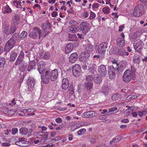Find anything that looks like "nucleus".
<instances>
[{"instance_id":"49","label":"nucleus","mask_w":147,"mask_h":147,"mask_svg":"<svg viewBox=\"0 0 147 147\" xmlns=\"http://www.w3.org/2000/svg\"><path fill=\"white\" fill-rule=\"evenodd\" d=\"M107 116L105 115H100L99 117V119L101 120L105 119L107 118Z\"/></svg>"},{"instance_id":"26","label":"nucleus","mask_w":147,"mask_h":147,"mask_svg":"<svg viewBox=\"0 0 147 147\" xmlns=\"http://www.w3.org/2000/svg\"><path fill=\"white\" fill-rule=\"evenodd\" d=\"M12 28L11 26H6L5 27L4 31L6 34H10L12 33Z\"/></svg>"},{"instance_id":"38","label":"nucleus","mask_w":147,"mask_h":147,"mask_svg":"<svg viewBox=\"0 0 147 147\" xmlns=\"http://www.w3.org/2000/svg\"><path fill=\"white\" fill-rule=\"evenodd\" d=\"M68 91L69 94H74V89L73 86L72 85H70Z\"/></svg>"},{"instance_id":"32","label":"nucleus","mask_w":147,"mask_h":147,"mask_svg":"<svg viewBox=\"0 0 147 147\" xmlns=\"http://www.w3.org/2000/svg\"><path fill=\"white\" fill-rule=\"evenodd\" d=\"M69 40L71 41H75L76 39V35L75 34H69Z\"/></svg>"},{"instance_id":"62","label":"nucleus","mask_w":147,"mask_h":147,"mask_svg":"<svg viewBox=\"0 0 147 147\" xmlns=\"http://www.w3.org/2000/svg\"><path fill=\"white\" fill-rule=\"evenodd\" d=\"M98 3L93 4L92 5V7L94 8H97L98 6Z\"/></svg>"},{"instance_id":"31","label":"nucleus","mask_w":147,"mask_h":147,"mask_svg":"<svg viewBox=\"0 0 147 147\" xmlns=\"http://www.w3.org/2000/svg\"><path fill=\"white\" fill-rule=\"evenodd\" d=\"M40 74H41V78L44 77L45 76H47L49 73V72L45 68L42 70L41 71L39 72Z\"/></svg>"},{"instance_id":"40","label":"nucleus","mask_w":147,"mask_h":147,"mask_svg":"<svg viewBox=\"0 0 147 147\" xmlns=\"http://www.w3.org/2000/svg\"><path fill=\"white\" fill-rule=\"evenodd\" d=\"M138 113L140 117H142L143 115H146L147 114V112L146 111H143L142 112L138 111Z\"/></svg>"},{"instance_id":"52","label":"nucleus","mask_w":147,"mask_h":147,"mask_svg":"<svg viewBox=\"0 0 147 147\" xmlns=\"http://www.w3.org/2000/svg\"><path fill=\"white\" fill-rule=\"evenodd\" d=\"M16 144L18 145V146H26V145H22V144H22V142H20L19 140H18L17 142H16Z\"/></svg>"},{"instance_id":"20","label":"nucleus","mask_w":147,"mask_h":147,"mask_svg":"<svg viewBox=\"0 0 147 147\" xmlns=\"http://www.w3.org/2000/svg\"><path fill=\"white\" fill-rule=\"evenodd\" d=\"M109 91V88L107 86H105L102 88V90L100 92V94L101 95L106 96L108 95Z\"/></svg>"},{"instance_id":"24","label":"nucleus","mask_w":147,"mask_h":147,"mask_svg":"<svg viewBox=\"0 0 147 147\" xmlns=\"http://www.w3.org/2000/svg\"><path fill=\"white\" fill-rule=\"evenodd\" d=\"M69 32L75 33L78 30V26L77 25H72L69 27Z\"/></svg>"},{"instance_id":"33","label":"nucleus","mask_w":147,"mask_h":147,"mask_svg":"<svg viewBox=\"0 0 147 147\" xmlns=\"http://www.w3.org/2000/svg\"><path fill=\"white\" fill-rule=\"evenodd\" d=\"M85 49L86 51L89 52H91L93 49V46L90 44L87 45L85 47Z\"/></svg>"},{"instance_id":"13","label":"nucleus","mask_w":147,"mask_h":147,"mask_svg":"<svg viewBox=\"0 0 147 147\" xmlns=\"http://www.w3.org/2000/svg\"><path fill=\"white\" fill-rule=\"evenodd\" d=\"M20 47H18V49H14L13 51L11 52L10 57V60L11 61H15L17 57L18 53V49Z\"/></svg>"},{"instance_id":"25","label":"nucleus","mask_w":147,"mask_h":147,"mask_svg":"<svg viewBox=\"0 0 147 147\" xmlns=\"http://www.w3.org/2000/svg\"><path fill=\"white\" fill-rule=\"evenodd\" d=\"M41 26L45 32H47V29H50L51 28L50 24L48 22H47L46 23L42 24Z\"/></svg>"},{"instance_id":"5","label":"nucleus","mask_w":147,"mask_h":147,"mask_svg":"<svg viewBox=\"0 0 147 147\" xmlns=\"http://www.w3.org/2000/svg\"><path fill=\"white\" fill-rule=\"evenodd\" d=\"M143 42L139 39L135 40L134 42V46L135 49L138 52H141L143 48Z\"/></svg>"},{"instance_id":"4","label":"nucleus","mask_w":147,"mask_h":147,"mask_svg":"<svg viewBox=\"0 0 147 147\" xmlns=\"http://www.w3.org/2000/svg\"><path fill=\"white\" fill-rule=\"evenodd\" d=\"M29 36L33 38H36L39 36V38L41 36V34L40 28L38 27L34 28L33 31L29 34Z\"/></svg>"},{"instance_id":"41","label":"nucleus","mask_w":147,"mask_h":147,"mask_svg":"<svg viewBox=\"0 0 147 147\" xmlns=\"http://www.w3.org/2000/svg\"><path fill=\"white\" fill-rule=\"evenodd\" d=\"M5 12L8 13L11 12V9L9 7V6L7 5L5 7Z\"/></svg>"},{"instance_id":"14","label":"nucleus","mask_w":147,"mask_h":147,"mask_svg":"<svg viewBox=\"0 0 147 147\" xmlns=\"http://www.w3.org/2000/svg\"><path fill=\"white\" fill-rule=\"evenodd\" d=\"M98 71L103 76H105L107 72L106 67L103 65H102L98 67Z\"/></svg>"},{"instance_id":"43","label":"nucleus","mask_w":147,"mask_h":147,"mask_svg":"<svg viewBox=\"0 0 147 147\" xmlns=\"http://www.w3.org/2000/svg\"><path fill=\"white\" fill-rule=\"evenodd\" d=\"M110 9L109 7H104L103 8L102 12L105 14H107L109 12Z\"/></svg>"},{"instance_id":"57","label":"nucleus","mask_w":147,"mask_h":147,"mask_svg":"<svg viewBox=\"0 0 147 147\" xmlns=\"http://www.w3.org/2000/svg\"><path fill=\"white\" fill-rule=\"evenodd\" d=\"M56 121L58 123H60L62 122V120L61 118H57L56 119H55Z\"/></svg>"},{"instance_id":"48","label":"nucleus","mask_w":147,"mask_h":147,"mask_svg":"<svg viewBox=\"0 0 147 147\" xmlns=\"http://www.w3.org/2000/svg\"><path fill=\"white\" fill-rule=\"evenodd\" d=\"M12 134L13 135H15L18 131V129L17 128H13L12 129Z\"/></svg>"},{"instance_id":"16","label":"nucleus","mask_w":147,"mask_h":147,"mask_svg":"<svg viewBox=\"0 0 147 147\" xmlns=\"http://www.w3.org/2000/svg\"><path fill=\"white\" fill-rule=\"evenodd\" d=\"M35 83V80L34 78H29L27 81L28 88H32L34 87Z\"/></svg>"},{"instance_id":"30","label":"nucleus","mask_w":147,"mask_h":147,"mask_svg":"<svg viewBox=\"0 0 147 147\" xmlns=\"http://www.w3.org/2000/svg\"><path fill=\"white\" fill-rule=\"evenodd\" d=\"M19 131L22 134L26 135L28 132V129L26 128L22 127L20 129Z\"/></svg>"},{"instance_id":"6","label":"nucleus","mask_w":147,"mask_h":147,"mask_svg":"<svg viewBox=\"0 0 147 147\" xmlns=\"http://www.w3.org/2000/svg\"><path fill=\"white\" fill-rule=\"evenodd\" d=\"M108 43L103 42L99 45L98 48V51L100 54L103 55L107 48Z\"/></svg>"},{"instance_id":"10","label":"nucleus","mask_w":147,"mask_h":147,"mask_svg":"<svg viewBox=\"0 0 147 147\" xmlns=\"http://www.w3.org/2000/svg\"><path fill=\"white\" fill-rule=\"evenodd\" d=\"M90 56V54L88 52L85 51L82 52L80 56V60L82 61H85L88 60Z\"/></svg>"},{"instance_id":"21","label":"nucleus","mask_w":147,"mask_h":147,"mask_svg":"<svg viewBox=\"0 0 147 147\" xmlns=\"http://www.w3.org/2000/svg\"><path fill=\"white\" fill-rule=\"evenodd\" d=\"M18 65H19L20 70L22 72H24L26 68L28 65L27 63L25 61H22V62L20 63V64H18Z\"/></svg>"},{"instance_id":"36","label":"nucleus","mask_w":147,"mask_h":147,"mask_svg":"<svg viewBox=\"0 0 147 147\" xmlns=\"http://www.w3.org/2000/svg\"><path fill=\"white\" fill-rule=\"evenodd\" d=\"M124 50L123 48L119 49H117L118 53L121 56L124 57Z\"/></svg>"},{"instance_id":"22","label":"nucleus","mask_w":147,"mask_h":147,"mask_svg":"<svg viewBox=\"0 0 147 147\" xmlns=\"http://www.w3.org/2000/svg\"><path fill=\"white\" fill-rule=\"evenodd\" d=\"M36 66V63L34 61H31L29 63L28 68V71H30L32 69H35Z\"/></svg>"},{"instance_id":"3","label":"nucleus","mask_w":147,"mask_h":147,"mask_svg":"<svg viewBox=\"0 0 147 147\" xmlns=\"http://www.w3.org/2000/svg\"><path fill=\"white\" fill-rule=\"evenodd\" d=\"M132 72L129 69H127L123 73L122 77L123 80L125 82H129L131 79L132 75Z\"/></svg>"},{"instance_id":"8","label":"nucleus","mask_w":147,"mask_h":147,"mask_svg":"<svg viewBox=\"0 0 147 147\" xmlns=\"http://www.w3.org/2000/svg\"><path fill=\"white\" fill-rule=\"evenodd\" d=\"M143 13L141 9L140 8L139 5L136 6L133 11V15L136 17H139L142 16Z\"/></svg>"},{"instance_id":"7","label":"nucleus","mask_w":147,"mask_h":147,"mask_svg":"<svg viewBox=\"0 0 147 147\" xmlns=\"http://www.w3.org/2000/svg\"><path fill=\"white\" fill-rule=\"evenodd\" d=\"M79 28L83 33L86 34L90 29L89 24L86 22H82L79 26Z\"/></svg>"},{"instance_id":"53","label":"nucleus","mask_w":147,"mask_h":147,"mask_svg":"<svg viewBox=\"0 0 147 147\" xmlns=\"http://www.w3.org/2000/svg\"><path fill=\"white\" fill-rule=\"evenodd\" d=\"M5 134L6 135H8L10 134L11 132V129H7L5 131Z\"/></svg>"},{"instance_id":"50","label":"nucleus","mask_w":147,"mask_h":147,"mask_svg":"<svg viewBox=\"0 0 147 147\" xmlns=\"http://www.w3.org/2000/svg\"><path fill=\"white\" fill-rule=\"evenodd\" d=\"M14 19L16 20V21L18 22L20 20V18L19 16L18 15L16 14L15 15L14 17Z\"/></svg>"},{"instance_id":"39","label":"nucleus","mask_w":147,"mask_h":147,"mask_svg":"<svg viewBox=\"0 0 147 147\" xmlns=\"http://www.w3.org/2000/svg\"><path fill=\"white\" fill-rule=\"evenodd\" d=\"M41 78L42 79L43 82L45 84H47L49 82V78L48 76L42 77Z\"/></svg>"},{"instance_id":"47","label":"nucleus","mask_w":147,"mask_h":147,"mask_svg":"<svg viewBox=\"0 0 147 147\" xmlns=\"http://www.w3.org/2000/svg\"><path fill=\"white\" fill-rule=\"evenodd\" d=\"M96 17V14L94 12L90 11V16L89 18L90 20H92V19Z\"/></svg>"},{"instance_id":"2","label":"nucleus","mask_w":147,"mask_h":147,"mask_svg":"<svg viewBox=\"0 0 147 147\" xmlns=\"http://www.w3.org/2000/svg\"><path fill=\"white\" fill-rule=\"evenodd\" d=\"M119 71L118 67H116L115 68L112 65L109 66L107 71L109 75V77L111 79H113L115 77V71Z\"/></svg>"},{"instance_id":"28","label":"nucleus","mask_w":147,"mask_h":147,"mask_svg":"<svg viewBox=\"0 0 147 147\" xmlns=\"http://www.w3.org/2000/svg\"><path fill=\"white\" fill-rule=\"evenodd\" d=\"M94 80L95 82L97 84H100L102 81L101 77L98 75L95 76Z\"/></svg>"},{"instance_id":"29","label":"nucleus","mask_w":147,"mask_h":147,"mask_svg":"<svg viewBox=\"0 0 147 147\" xmlns=\"http://www.w3.org/2000/svg\"><path fill=\"white\" fill-rule=\"evenodd\" d=\"M45 68V65L44 63L42 62H40L38 63V70L39 72L41 71L42 70H43Z\"/></svg>"},{"instance_id":"37","label":"nucleus","mask_w":147,"mask_h":147,"mask_svg":"<svg viewBox=\"0 0 147 147\" xmlns=\"http://www.w3.org/2000/svg\"><path fill=\"white\" fill-rule=\"evenodd\" d=\"M27 34V32L25 31H23L22 32L20 36L21 39H23L25 38Z\"/></svg>"},{"instance_id":"46","label":"nucleus","mask_w":147,"mask_h":147,"mask_svg":"<svg viewBox=\"0 0 147 147\" xmlns=\"http://www.w3.org/2000/svg\"><path fill=\"white\" fill-rule=\"evenodd\" d=\"M86 80L91 82L93 80V78L92 75H88L86 78Z\"/></svg>"},{"instance_id":"42","label":"nucleus","mask_w":147,"mask_h":147,"mask_svg":"<svg viewBox=\"0 0 147 147\" xmlns=\"http://www.w3.org/2000/svg\"><path fill=\"white\" fill-rule=\"evenodd\" d=\"M86 131V130L85 129L83 128L80 129L78 132V134L79 135H81Z\"/></svg>"},{"instance_id":"1","label":"nucleus","mask_w":147,"mask_h":147,"mask_svg":"<svg viewBox=\"0 0 147 147\" xmlns=\"http://www.w3.org/2000/svg\"><path fill=\"white\" fill-rule=\"evenodd\" d=\"M20 34L19 33H16L12 35V38L7 41L4 50L5 51H8L11 49L15 45L16 42L19 40Z\"/></svg>"},{"instance_id":"11","label":"nucleus","mask_w":147,"mask_h":147,"mask_svg":"<svg viewBox=\"0 0 147 147\" xmlns=\"http://www.w3.org/2000/svg\"><path fill=\"white\" fill-rule=\"evenodd\" d=\"M97 115L96 113L93 111H90L86 112L82 115L83 118H92L96 117Z\"/></svg>"},{"instance_id":"58","label":"nucleus","mask_w":147,"mask_h":147,"mask_svg":"<svg viewBox=\"0 0 147 147\" xmlns=\"http://www.w3.org/2000/svg\"><path fill=\"white\" fill-rule=\"evenodd\" d=\"M118 96L117 95H113L111 97L112 99L113 100H117Z\"/></svg>"},{"instance_id":"60","label":"nucleus","mask_w":147,"mask_h":147,"mask_svg":"<svg viewBox=\"0 0 147 147\" xmlns=\"http://www.w3.org/2000/svg\"><path fill=\"white\" fill-rule=\"evenodd\" d=\"M19 140L22 142V144H24L25 142V138H22L18 139Z\"/></svg>"},{"instance_id":"55","label":"nucleus","mask_w":147,"mask_h":147,"mask_svg":"<svg viewBox=\"0 0 147 147\" xmlns=\"http://www.w3.org/2000/svg\"><path fill=\"white\" fill-rule=\"evenodd\" d=\"M13 4L16 7L18 8V1L17 0H15L13 2Z\"/></svg>"},{"instance_id":"19","label":"nucleus","mask_w":147,"mask_h":147,"mask_svg":"<svg viewBox=\"0 0 147 147\" xmlns=\"http://www.w3.org/2000/svg\"><path fill=\"white\" fill-rule=\"evenodd\" d=\"M117 45L120 47H122L125 46V40L121 38H118L116 40Z\"/></svg>"},{"instance_id":"56","label":"nucleus","mask_w":147,"mask_h":147,"mask_svg":"<svg viewBox=\"0 0 147 147\" xmlns=\"http://www.w3.org/2000/svg\"><path fill=\"white\" fill-rule=\"evenodd\" d=\"M93 57L94 58H99V59H103L104 57V56L102 57L101 56H100V55H94L93 56Z\"/></svg>"},{"instance_id":"27","label":"nucleus","mask_w":147,"mask_h":147,"mask_svg":"<svg viewBox=\"0 0 147 147\" xmlns=\"http://www.w3.org/2000/svg\"><path fill=\"white\" fill-rule=\"evenodd\" d=\"M93 83L92 82H88L85 84L84 87L88 90L90 91L92 88Z\"/></svg>"},{"instance_id":"35","label":"nucleus","mask_w":147,"mask_h":147,"mask_svg":"<svg viewBox=\"0 0 147 147\" xmlns=\"http://www.w3.org/2000/svg\"><path fill=\"white\" fill-rule=\"evenodd\" d=\"M5 59L4 58L0 57V67H3L5 63Z\"/></svg>"},{"instance_id":"61","label":"nucleus","mask_w":147,"mask_h":147,"mask_svg":"<svg viewBox=\"0 0 147 147\" xmlns=\"http://www.w3.org/2000/svg\"><path fill=\"white\" fill-rule=\"evenodd\" d=\"M12 28V32L13 33L16 30V27L15 26H13L11 27Z\"/></svg>"},{"instance_id":"64","label":"nucleus","mask_w":147,"mask_h":147,"mask_svg":"<svg viewBox=\"0 0 147 147\" xmlns=\"http://www.w3.org/2000/svg\"><path fill=\"white\" fill-rule=\"evenodd\" d=\"M33 130L32 129H29V130H28V134L29 135L28 136H30L31 135L32 133V132Z\"/></svg>"},{"instance_id":"18","label":"nucleus","mask_w":147,"mask_h":147,"mask_svg":"<svg viewBox=\"0 0 147 147\" xmlns=\"http://www.w3.org/2000/svg\"><path fill=\"white\" fill-rule=\"evenodd\" d=\"M58 75V71L57 69H55L52 71L50 76V79L52 81H54L57 78Z\"/></svg>"},{"instance_id":"23","label":"nucleus","mask_w":147,"mask_h":147,"mask_svg":"<svg viewBox=\"0 0 147 147\" xmlns=\"http://www.w3.org/2000/svg\"><path fill=\"white\" fill-rule=\"evenodd\" d=\"M73 48L74 45L72 44L69 43L67 45L65 48L66 53L68 54L70 53L73 50Z\"/></svg>"},{"instance_id":"12","label":"nucleus","mask_w":147,"mask_h":147,"mask_svg":"<svg viewBox=\"0 0 147 147\" xmlns=\"http://www.w3.org/2000/svg\"><path fill=\"white\" fill-rule=\"evenodd\" d=\"M24 52L23 51H21L18 57L17 60L16 62L15 65L16 66H17L18 64L23 62L25 61L24 60Z\"/></svg>"},{"instance_id":"15","label":"nucleus","mask_w":147,"mask_h":147,"mask_svg":"<svg viewBox=\"0 0 147 147\" xmlns=\"http://www.w3.org/2000/svg\"><path fill=\"white\" fill-rule=\"evenodd\" d=\"M78 55L76 53H72L69 57V61L71 63L75 62L77 59Z\"/></svg>"},{"instance_id":"17","label":"nucleus","mask_w":147,"mask_h":147,"mask_svg":"<svg viewBox=\"0 0 147 147\" xmlns=\"http://www.w3.org/2000/svg\"><path fill=\"white\" fill-rule=\"evenodd\" d=\"M62 88L64 90L67 89L69 86V81L67 78H63L62 84Z\"/></svg>"},{"instance_id":"51","label":"nucleus","mask_w":147,"mask_h":147,"mask_svg":"<svg viewBox=\"0 0 147 147\" xmlns=\"http://www.w3.org/2000/svg\"><path fill=\"white\" fill-rule=\"evenodd\" d=\"M116 142H117L120 141L121 140V137L120 136H116L115 138Z\"/></svg>"},{"instance_id":"59","label":"nucleus","mask_w":147,"mask_h":147,"mask_svg":"<svg viewBox=\"0 0 147 147\" xmlns=\"http://www.w3.org/2000/svg\"><path fill=\"white\" fill-rule=\"evenodd\" d=\"M57 13L55 11H53L51 13V16L53 17H55L57 16Z\"/></svg>"},{"instance_id":"34","label":"nucleus","mask_w":147,"mask_h":147,"mask_svg":"<svg viewBox=\"0 0 147 147\" xmlns=\"http://www.w3.org/2000/svg\"><path fill=\"white\" fill-rule=\"evenodd\" d=\"M137 96L136 95H130L128 96L126 98V100L127 101H130L132 99L136 98Z\"/></svg>"},{"instance_id":"44","label":"nucleus","mask_w":147,"mask_h":147,"mask_svg":"<svg viewBox=\"0 0 147 147\" xmlns=\"http://www.w3.org/2000/svg\"><path fill=\"white\" fill-rule=\"evenodd\" d=\"M97 140V138L96 137L92 136L90 139V141L91 143H94L96 142Z\"/></svg>"},{"instance_id":"63","label":"nucleus","mask_w":147,"mask_h":147,"mask_svg":"<svg viewBox=\"0 0 147 147\" xmlns=\"http://www.w3.org/2000/svg\"><path fill=\"white\" fill-rule=\"evenodd\" d=\"M132 116L134 117H136L138 114V112H134L132 113Z\"/></svg>"},{"instance_id":"9","label":"nucleus","mask_w":147,"mask_h":147,"mask_svg":"<svg viewBox=\"0 0 147 147\" xmlns=\"http://www.w3.org/2000/svg\"><path fill=\"white\" fill-rule=\"evenodd\" d=\"M81 71V67L79 65L76 64L73 67V74L75 76H78Z\"/></svg>"},{"instance_id":"54","label":"nucleus","mask_w":147,"mask_h":147,"mask_svg":"<svg viewBox=\"0 0 147 147\" xmlns=\"http://www.w3.org/2000/svg\"><path fill=\"white\" fill-rule=\"evenodd\" d=\"M117 110V108L116 107H113L111 108L109 110V111L110 112H111L113 111H116Z\"/></svg>"},{"instance_id":"45","label":"nucleus","mask_w":147,"mask_h":147,"mask_svg":"<svg viewBox=\"0 0 147 147\" xmlns=\"http://www.w3.org/2000/svg\"><path fill=\"white\" fill-rule=\"evenodd\" d=\"M50 57V53L48 52H47L45 53L43 56V58L45 59H47L49 58Z\"/></svg>"}]
</instances>
